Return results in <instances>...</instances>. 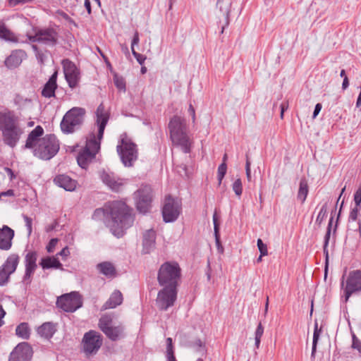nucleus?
Instances as JSON below:
<instances>
[{"mask_svg":"<svg viewBox=\"0 0 361 361\" xmlns=\"http://www.w3.org/2000/svg\"><path fill=\"white\" fill-rule=\"evenodd\" d=\"M361 290V271L355 270L350 271L346 281L345 288V301L350 295L355 292Z\"/></svg>","mask_w":361,"mask_h":361,"instance_id":"f3484780","label":"nucleus"},{"mask_svg":"<svg viewBox=\"0 0 361 361\" xmlns=\"http://www.w3.org/2000/svg\"><path fill=\"white\" fill-rule=\"evenodd\" d=\"M264 333V328L261 323H259L255 333V338H262Z\"/></svg>","mask_w":361,"mask_h":361,"instance_id":"bf43d9fd","label":"nucleus"},{"mask_svg":"<svg viewBox=\"0 0 361 361\" xmlns=\"http://www.w3.org/2000/svg\"><path fill=\"white\" fill-rule=\"evenodd\" d=\"M38 254L36 251H28L25 256V274L23 278V282L25 285H30L32 281V276L34 274L37 267V260Z\"/></svg>","mask_w":361,"mask_h":361,"instance_id":"2eb2a0df","label":"nucleus"},{"mask_svg":"<svg viewBox=\"0 0 361 361\" xmlns=\"http://www.w3.org/2000/svg\"><path fill=\"white\" fill-rule=\"evenodd\" d=\"M39 265L43 269H63V265L55 257H47L41 259Z\"/></svg>","mask_w":361,"mask_h":361,"instance_id":"7c9ffc66","label":"nucleus"},{"mask_svg":"<svg viewBox=\"0 0 361 361\" xmlns=\"http://www.w3.org/2000/svg\"><path fill=\"white\" fill-rule=\"evenodd\" d=\"M152 188L148 185L142 187L135 192L136 207L140 213L146 214L149 212L152 202Z\"/></svg>","mask_w":361,"mask_h":361,"instance_id":"ddd939ff","label":"nucleus"},{"mask_svg":"<svg viewBox=\"0 0 361 361\" xmlns=\"http://www.w3.org/2000/svg\"><path fill=\"white\" fill-rule=\"evenodd\" d=\"M0 38L14 43L20 42V39L15 33L7 28L6 25L2 22L0 23Z\"/></svg>","mask_w":361,"mask_h":361,"instance_id":"2f4dec72","label":"nucleus"},{"mask_svg":"<svg viewBox=\"0 0 361 361\" xmlns=\"http://www.w3.org/2000/svg\"><path fill=\"white\" fill-rule=\"evenodd\" d=\"M54 181L56 185L67 191H73L76 188V181L64 174L57 176Z\"/></svg>","mask_w":361,"mask_h":361,"instance_id":"b1692460","label":"nucleus"},{"mask_svg":"<svg viewBox=\"0 0 361 361\" xmlns=\"http://www.w3.org/2000/svg\"><path fill=\"white\" fill-rule=\"evenodd\" d=\"M354 201H355V204L357 206H360V204H361V185L356 190V192L354 195Z\"/></svg>","mask_w":361,"mask_h":361,"instance_id":"5fc2aeb1","label":"nucleus"},{"mask_svg":"<svg viewBox=\"0 0 361 361\" xmlns=\"http://www.w3.org/2000/svg\"><path fill=\"white\" fill-rule=\"evenodd\" d=\"M213 224H214V236H215V240L216 244L217 245L218 250L220 248L223 250L222 246L221 245L220 243V235H219V224L218 223V217L217 214L215 212L213 215Z\"/></svg>","mask_w":361,"mask_h":361,"instance_id":"4c0bfd02","label":"nucleus"},{"mask_svg":"<svg viewBox=\"0 0 361 361\" xmlns=\"http://www.w3.org/2000/svg\"><path fill=\"white\" fill-rule=\"evenodd\" d=\"M97 268L99 271L108 278H113L116 276V270L114 264L109 262H104L98 264Z\"/></svg>","mask_w":361,"mask_h":361,"instance_id":"c756f323","label":"nucleus"},{"mask_svg":"<svg viewBox=\"0 0 361 361\" xmlns=\"http://www.w3.org/2000/svg\"><path fill=\"white\" fill-rule=\"evenodd\" d=\"M352 347L361 353V341L355 335L353 337Z\"/></svg>","mask_w":361,"mask_h":361,"instance_id":"13d9d810","label":"nucleus"},{"mask_svg":"<svg viewBox=\"0 0 361 361\" xmlns=\"http://www.w3.org/2000/svg\"><path fill=\"white\" fill-rule=\"evenodd\" d=\"M185 346L190 348H200L202 345V342L200 339H196L195 341H190L187 343H183Z\"/></svg>","mask_w":361,"mask_h":361,"instance_id":"864d4df0","label":"nucleus"},{"mask_svg":"<svg viewBox=\"0 0 361 361\" xmlns=\"http://www.w3.org/2000/svg\"><path fill=\"white\" fill-rule=\"evenodd\" d=\"M103 343L100 333L90 330L86 332L81 341V350L86 356L96 355Z\"/></svg>","mask_w":361,"mask_h":361,"instance_id":"1a4fd4ad","label":"nucleus"},{"mask_svg":"<svg viewBox=\"0 0 361 361\" xmlns=\"http://www.w3.org/2000/svg\"><path fill=\"white\" fill-rule=\"evenodd\" d=\"M309 192V187L307 180L305 178H302L300 181L299 189L298 192V199L303 203Z\"/></svg>","mask_w":361,"mask_h":361,"instance_id":"72a5a7b5","label":"nucleus"},{"mask_svg":"<svg viewBox=\"0 0 361 361\" xmlns=\"http://www.w3.org/2000/svg\"><path fill=\"white\" fill-rule=\"evenodd\" d=\"M257 247L261 254V256H266L268 254L267 246L264 244L262 239L257 240Z\"/></svg>","mask_w":361,"mask_h":361,"instance_id":"de8ad7c7","label":"nucleus"},{"mask_svg":"<svg viewBox=\"0 0 361 361\" xmlns=\"http://www.w3.org/2000/svg\"><path fill=\"white\" fill-rule=\"evenodd\" d=\"M327 214V204L325 203L322 205V208L320 209V211L318 214V216L316 219V223L318 224H321L324 218L326 216Z\"/></svg>","mask_w":361,"mask_h":361,"instance_id":"37998d69","label":"nucleus"},{"mask_svg":"<svg viewBox=\"0 0 361 361\" xmlns=\"http://www.w3.org/2000/svg\"><path fill=\"white\" fill-rule=\"evenodd\" d=\"M16 334L23 339H28L30 335L29 325L26 322L20 323L16 329Z\"/></svg>","mask_w":361,"mask_h":361,"instance_id":"f704fd0d","label":"nucleus"},{"mask_svg":"<svg viewBox=\"0 0 361 361\" xmlns=\"http://www.w3.org/2000/svg\"><path fill=\"white\" fill-rule=\"evenodd\" d=\"M104 334L109 339L116 341L123 336V327L122 326H111Z\"/></svg>","mask_w":361,"mask_h":361,"instance_id":"473e14b6","label":"nucleus"},{"mask_svg":"<svg viewBox=\"0 0 361 361\" xmlns=\"http://www.w3.org/2000/svg\"><path fill=\"white\" fill-rule=\"evenodd\" d=\"M57 243H58L57 238L51 239L46 247L47 252L49 253L53 252Z\"/></svg>","mask_w":361,"mask_h":361,"instance_id":"603ef678","label":"nucleus"},{"mask_svg":"<svg viewBox=\"0 0 361 361\" xmlns=\"http://www.w3.org/2000/svg\"><path fill=\"white\" fill-rule=\"evenodd\" d=\"M57 72H54L46 82L42 91V95L47 98L55 97V90L57 87L56 84Z\"/></svg>","mask_w":361,"mask_h":361,"instance_id":"393cba45","label":"nucleus"},{"mask_svg":"<svg viewBox=\"0 0 361 361\" xmlns=\"http://www.w3.org/2000/svg\"><path fill=\"white\" fill-rule=\"evenodd\" d=\"M33 32H34V34L33 35H30L29 33H27L26 35L27 36V39L25 40H20V43H28V42H39V30H38V27H33Z\"/></svg>","mask_w":361,"mask_h":361,"instance_id":"ea45409f","label":"nucleus"},{"mask_svg":"<svg viewBox=\"0 0 361 361\" xmlns=\"http://www.w3.org/2000/svg\"><path fill=\"white\" fill-rule=\"evenodd\" d=\"M63 69L65 78L72 89L76 87L80 80V71L75 65L69 59H63L62 61Z\"/></svg>","mask_w":361,"mask_h":361,"instance_id":"4468645a","label":"nucleus"},{"mask_svg":"<svg viewBox=\"0 0 361 361\" xmlns=\"http://www.w3.org/2000/svg\"><path fill=\"white\" fill-rule=\"evenodd\" d=\"M188 112L192 116V121L194 122L195 120V109H194V107L192 106V105L191 104L189 105Z\"/></svg>","mask_w":361,"mask_h":361,"instance_id":"338daca9","label":"nucleus"},{"mask_svg":"<svg viewBox=\"0 0 361 361\" xmlns=\"http://www.w3.org/2000/svg\"><path fill=\"white\" fill-rule=\"evenodd\" d=\"M169 130L173 144L180 147L184 153H190L192 142L188 133L185 120L180 116H173L169 123Z\"/></svg>","mask_w":361,"mask_h":361,"instance_id":"7ed1b4c3","label":"nucleus"},{"mask_svg":"<svg viewBox=\"0 0 361 361\" xmlns=\"http://www.w3.org/2000/svg\"><path fill=\"white\" fill-rule=\"evenodd\" d=\"M14 231L8 226L0 228V250H8L12 246Z\"/></svg>","mask_w":361,"mask_h":361,"instance_id":"aec40b11","label":"nucleus"},{"mask_svg":"<svg viewBox=\"0 0 361 361\" xmlns=\"http://www.w3.org/2000/svg\"><path fill=\"white\" fill-rule=\"evenodd\" d=\"M0 130L4 142L12 148L16 146L23 133L18 118L10 111L0 112Z\"/></svg>","mask_w":361,"mask_h":361,"instance_id":"f03ea898","label":"nucleus"},{"mask_svg":"<svg viewBox=\"0 0 361 361\" xmlns=\"http://www.w3.org/2000/svg\"><path fill=\"white\" fill-rule=\"evenodd\" d=\"M31 0H8V6L14 7L18 4H24L30 2Z\"/></svg>","mask_w":361,"mask_h":361,"instance_id":"4d7b16f0","label":"nucleus"},{"mask_svg":"<svg viewBox=\"0 0 361 361\" xmlns=\"http://www.w3.org/2000/svg\"><path fill=\"white\" fill-rule=\"evenodd\" d=\"M181 212V202L178 199L168 195L165 197L162 208L163 219L166 223L175 221Z\"/></svg>","mask_w":361,"mask_h":361,"instance_id":"9b49d317","label":"nucleus"},{"mask_svg":"<svg viewBox=\"0 0 361 361\" xmlns=\"http://www.w3.org/2000/svg\"><path fill=\"white\" fill-rule=\"evenodd\" d=\"M117 152L121 160L126 167H130L137 159V145L127 137L121 140V144L117 145Z\"/></svg>","mask_w":361,"mask_h":361,"instance_id":"6e6552de","label":"nucleus"},{"mask_svg":"<svg viewBox=\"0 0 361 361\" xmlns=\"http://www.w3.org/2000/svg\"><path fill=\"white\" fill-rule=\"evenodd\" d=\"M139 42H140L139 34H138L137 31H135L134 36L133 37V39H132L131 48L132 47L134 48L135 45H137Z\"/></svg>","mask_w":361,"mask_h":361,"instance_id":"052dcab7","label":"nucleus"},{"mask_svg":"<svg viewBox=\"0 0 361 361\" xmlns=\"http://www.w3.org/2000/svg\"><path fill=\"white\" fill-rule=\"evenodd\" d=\"M56 305L66 312H73L82 307V300L78 292H71L58 297Z\"/></svg>","mask_w":361,"mask_h":361,"instance_id":"9d476101","label":"nucleus"},{"mask_svg":"<svg viewBox=\"0 0 361 361\" xmlns=\"http://www.w3.org/2000/svg\"><path fill=\"white\" fill-rule=\"evenodd\" d=\"M26 57L27 54L24 50L16 49L6 58L4 64L8 69H14L18 67Z\"/></svg>","mask_w":361,"mask_h":361,"instance_id":"6ab92c4d","label":"nucleus"},{"mask_svg":"<svg viewBox=\"0 0 361 361\" xmlns=\"http://www.w3.org/2000/svg\"><path fill=\"white\" fill-rule=\"evenodd\" d=\"M10 274H8L1 267L0 268V286L6 285L10 279Z\"/></svg>","mask_w":361,"mask_h":361,"instance_id":"a18cd8bd","label":"nucleus"},{"mask_svg":"<svg viewBox=\"0 0 361 361\" xmlns=\"http://www.w3.org/2000/svg\"><path fill=\"white\" fill-rule=\"evenodd\" d=\"M33 351L30 345L26 342L18 344L10 353L8 361H30Z\"/></svg>","mask_w":361,"mask_h":361,"instance_id":"dca6fc26","label":"nucleus"},{"mask_svg":"<svg viewBox=\"0 0 361 361\" xmlns=\"http://www.w3.org/2000/svg\"><path fill=\"white\" fill-rule=\"evenodd\" d=\"M114 84L116 87L123 91H126V82L122 78L115 76L114 78Z\"/></svg>","mask_w":361,"mask_h":361,"instance_id":"49530a36","label":"nucleus"},{"mask_svg":"<svg viewBox=\"0 0 361 361\" xmlns=\"http://www.w3.org/2000/svg\"><path fill=\"white\" fill-rule=\"evenodd\" d=\"M123 295L118 290H115L110 295L109 300L103 305L102 309H113L123 302Z\"/></svg>","mask_w":361,"mask_h":361,"instance_id":"cd10ccee","label":"nucleus"},{"mask_svg":"<svg viewBox=\"0 0 361 361\" xmlns=\"http://www.w3.org/2000/svg\"><path fill=\"white\" fill-rule=\"evenodd\" d=\"M69 254H70V252H69L68 247H65L58 253V255H60L62 257H67L68 255H69Z\"/></svg>","mask_w":361,"mask_h":361,"instance_id":"69168bd1","label":"nucleus"},{"mask_svg":"<svg viewBox=\"0 0 361 361\" xmlns=\"http://www.w3.org/2000/svg\"><path fill=\"white\" fill-rule=\"evenodd\" d=\"M321 329H318V324L316 322L314 324V333H313V341H312V353L311 357H314V354L317 350V345L319 338Z\"/></svg>","mask_w":361,"mask_h":361,"instance_id":"58836bf2","label":"nucleus"},{"mask_svg":"<svg viewBox=\"0 0 361 361\" xmlns=\"http://www.w3.org/2000/svg\"><path fill=\"white\" fill-rule=\"evenodd\" d=\"M132 54L134 56V57L136 59L137 61L140 64L142 65L146 59V56L140 54L135 51V48L132 47Z\"/></svg>","mask_w":361,"mask_h":361,"instance_id":"8fccbe9b","label":"nucleus"},{"mask_svg":"<svg viewBox=\"0 0 361 361\" xmlns=\"http://www.w3.org/2000/svg\"><path fill=\"white\" fill-rule=\"evenodd\" d=\"M59 148V141L56 135L48 134L42 137L39 145L34 149L33 154L41 159L49 160L57 154Z\"/></svg>","mask_w":361,"mask_h":361,"instance_id":"423d86ee","label":"nucleus"},{"mask_svg":"<svg viewBox=\"0 0 361 361\" xmlns=\"http://www.w3.org/2000/svg\"><path fill=\"white\" fill-rule=\"evenodd\" d=\"M359 207L360 206H357L355 204V207L351 209L350 214H349V220H351L353 221L357 220L358 212H359Z\"/></svg>","mask_w":361,"mask_h":361,"instance_id":"3c124183","label":"nucleus"},{"mask_svg":"<svg viewBox=\"0 0 361 361\" xmlns=\"http://www.w3.org/2000/svg\"><path fill=\"white\" fill-rule=\"evenodd\" d=\"M101 178L103 183L114 192H119L125 184L123 179L116 178L113 175L106 172H103Z\"/></svg>","mask_w":361,"mask_h":361,"instance_id":"4be33fe9","label":"nucleus"},{"mask_svg":"<svg viewBox=\"0 0 361 361\" xmlns=\"http://www.w3.org/2000/svg\"><path fill=\"white\" fill-rule=\"evenodd\" d=\"M232 188L237 196H240L243 192V185L240 178L236 179L232 185Z\"/></svg>","mask_w":361,"mask_h":361,"instance_id":"c03bdc74","label":"nucleus"},{"mask_svg":"<svg viewBox=\"0 0 361 361\" xmlns=\"http://www.w3.org/2000/svg\"><path fill=\"white\" fill-rule=\"evenodd\" d=\"M181 277V269L176 262H166L158 271L157 281L162 287L176 288Z\"/></svg>","mask_w":361,"mask_h":361,"instance_id":"20e7f679","label":"nucleus"},{"mask_svg":"<svg viewBox=\"0 0 361 361\" xmlns=\"http://www.w3.org/2000/svg\"><path fill=\"white\" fill-rule=\"evenodd\" d=\"M96 115L97 124L98 126V140L94 134L90 135L84 148L88 149L90 152H94V154H97L100 149V140L103 137L104 131L109 120V116L105 112L104 106L102 104H99L97 107Z\"/></svg>","mask_w":361,"mask_h":361,"instance_id":"39448f33","label":"nucleus"},{"mask_svg":"<svg viewBox=\"0 0 361 361\" xmlns=\"http://www.w3.org/2000/svg\"><path fill=\"white\" fill-rule=\"evenodd\" d=\"M86 111L82 107H73L63 116L60 126L63 133H73L79 129L84 121Z\"/></svg>","mask_w":361,"mask_h":361,"instance_id":"0eeeda50","label":"nucleus"},{"mask_svg":"<svg viewBox=\"0 0 361 361\" xmlns=\"http://www.w3.org/2000/svg\"><path fill=\"white\" fill-rule=\"evenodd\" d=\"M111 223L110 229L118 238L123 235L124 230L130 227L134 221L130 209L123 202H114L110 207Z\"/></svg>","mask_w":361,"mask_h":361,"instance_id":"f257e3e1","label":"nucleus"},{"mask_svg":"<svg viewBox=\"0 0 361 361\" xmlns=\"http://www.w3.org/2000/svg\"><path fill=\"white\" fill-rule=\"evenodd\" d=\"M95 156L96 154L94 152H90L88 149H84L79 152L77 157L78 164L81 168L86 169L90 162L95 158Z\"/></svg>","mask_w":361,"mask_h":361,"instance_id":"c85d7f7f","label":"nucleus"},{"mask_svg":"<svg viewBox=\"0 0 361 361\" xmlns=\"http://www.w3.org/2000/svg\"><path fill=\"white\" fill-rule=\"evenodd\" d=\"M227 171L226 163H221L218 167L217 178L219 180V185L221 183L223 178H224Z\"/></svg>","mask_w":361,"mask_h":361,"instance_id":"79ce46f5","label":"nucleus"},{"mask_svg":"<svg viewBox=\"0 0 361 361\" xmlns=\"http://www.w3.org/2000/svg\"><path fill=\"white\" fill-rule=\"evenodd\" d=\"M2 170L4 171V174L6 173L10 177V180H13L15 178L13 171L8 167H2Z\"/></svg>","mask_w":361,"mask_h":361,"instance_id":"680f3d73","label":"nucleus"},{"mask_svg":"<svg viewBox=\"0 0 361 361\" xmlns=\"http://www.w3.org/2000/svg\"><path fill=\"white\" fill-rule=\"evenodd\" d=\"M23 219L25 222V226H26V228L27 230V235H28V236H30L32 232V220L30 217H29L26 215H23Z\"/></svg>","mask_w":361,"mask_h":361,"instance_id":"09e8293b","label":"nucleus"},{"mask_svg":"<svg viewBox=\"0 0 361 361\" xmlns=\"http://www.w3.org/2000/svg\"><path fill=\"white\" fill-rule=\"evenodd\" d=\"M288 108V102H283L281 105H280V109H281V118H283V114H284V112L286 110H287Z\"/></svg>","mask_w":361,"mask_h":361,"instance_id":"e2e57ef3","label":"nucleus"},{"mask_svg":"<svg viewBox=\"0 0 361 361\" xmlns=\"http://www.w3.org/2000/svg\"><path fill=\"white\" fill-rule=\"evenodd\" d=\"M332 221L333 217L330 219V221L329 222L328 226H327V231L324 237V252L326 254V267H325V277L327 274V261H328V250H327V246L329 245V239H330V235H331V225H332Z\"/></svg>","mask_w":361,"mask_h":361,"instance_id":"c9c22d12","label":"nucleus"},{"mask_svg":"<svg viewBox=\"0 0 361 361\" xmlns=\"http://www.w3.org/2000/svg\"><path fill=\"white\" fill-rule=\"evenodd\" d=\"M156 233L153 229L145 231L142 235V252L149 253L155 247Z\"/></svg>","mask_w":361,"mask_h":361,"instance_id":"5701e85b","label":"nucleus"},{"mask_svg":"<svg viewBox=\"0 0 361 361\" xmlns=\"http://www.w3.org/2000/svg\"><path fill=\"white\" fill-rule=\"evenodd\" d=\"M166 355H171V354L174 355L173 344L166 343Z\"/></svg>","mask_w":361,"mask_h":361,"instance_id":"774afa93","label":"nucleus"},{"mask_svg":"<svg viewBox=\"0 0 361 361\" xmlns=\"http://www.w3.org/2000/svg\"><path fill=\"white\" fill-rule=\"evenodd\" d=\"M44 134V129L42 126H37L28 135L25 148L35 149L41 141V136Z\"/></svg>","mask_w":361,"mask_h":361,"instance_id":"412c9836","label":"nucleus"},{"mask_svg":"<svg viewBox=\"0 0 361 361\" xmlns=\"http://www.w3.org/2000/svg\"><path fill=\"white\" fill-rule=\"evenodd\" d=\"M39 43L49 47H54L58 43L59 32L53 27H38Z\"/></svg>","mask_w":361,"mask_h":361,"instance_id":"a211bd4d","label":"nucleus"},{"mask_svg":"<svg viewBox=\"0 0 361 361\" xmlns=\"http://www.w3.org/2000/svg\"><path fill=\"white\" fill-rule=\"evenodd\" d=\"M14 104L20 109H25L30 107L32 104V100L25 98L20 94H16L13 99Z\"/></svg>","mask_w":361,"mask_h":361,"instance_id":"e433bc0d","label":"nucleus"},{"mask_svg":"<svg viewBox=\"0 0 361 361\" xmlns=\"http://www.w3.org/2000/svg\"><path fill=\"white\" fill-rule=\"evenodd\" d=\"M245 173L247 180L251 181L250 161L247 156L246 157Z\"/></svg>","mask_w":361,"mask_h":361,"instance_id":"6e6d98bb","label":"nucleus"},{"mask_svg":"<svg viewBox=\"0 0 361 361\" xmlns=\"http://www.w3.org/2000/svg\"><path fill=\"white\" fill-rule=\"evenodd\" d=\"M19 262L20 257L18 255L11 254L7 257L6 260L1 267L8 272V274L11 275L16 271Z\"/></svg>","mask_w":361,"mask_h":361,"instance_id":"bb28decb","label":"nucleus"},{"mask_svg":"<svg viewBox=\"0 0 361 361\" xmlns=\"http://www.w3.org/2000/svg\"><path fill=\"white\" fill-rule=\"evenodd\" d=\"M322 108V106L320 103H317L315 105L313 115H312L313 118H315L317 116V115L319 114Z\"/></svg>","mask_w":361,"mask_h":361,"instance_id":"0e129e2a","label":"nucleus"},{"mask_svg":"<svg viewBox=\"0 0 361 361\" xmlns=\"http://www.w3.org/2000/svg\"><path fill=\"white\" fill-rule=\"evenodd\" d=\"M56 325L51 322H44L37 328V332L40 336L49 339L56 331Z\"/></svg>","mask_w":361,"mask_h":361,"instance_id":"a878e982","label":"nucleus"},{"mask_svg":"<svg viewBox=\"0 0 361 361\" xmlns=\"http://www.w3.org/2000/svg\"><path fill=\"white\" fill-rule=\"evenodd\" d=\"M111 322V319L109 317L105 316L102 317L99 321V327L104 334L108 331L109 328L111 327L110 324Z\"/></svg>","mask_w":361,"mask_h":361,"instance_id":"a19ab883","label":"nucleus"},{"mask_svg":"<svg viewBox=\"0 0 361 361\" xmlns=\"http://www.w3.org/2000/svg\"><path fill=\"white\" fill-rule=\"evenodd\" d=\"M177 288L171 287H163L157 295L156 303L158 308L166 311L174 305L177 298Z\"/></svg>","mask_w":361,"mask_h":361,"instance_id":"f8f14e48","label":"nucleus"}]
</instances>
